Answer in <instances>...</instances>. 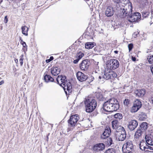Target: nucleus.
<instances>
[{
    "mask_svg": "<svg viewBox=\"0 0 153 153\" xmlns=\"http://www.w3.org/2000/svg\"><path fill=\"white\" fill-rule=\"evenodd\" d=\"M119 108L117 100L114 98H111L104 103L102 109L107 112H113L117 110Z\"/></svg>",
    "mask_w": 153,
    "mask_h": 153,
    "instance_id": "nucleus-1",
    "label": "nucleus"
},
{
    "mask_svg": "<svg viewBox=\"0 0 153 153\" xmlns=\"http://www.w3.org/2000/svg\"><path fill=\"white\" fill-rule=\"evenodd\" d=\"M66 79L65 76H58L56 78V81L58 84L63 87L66 94H68L69 95L72 92V86L71 83Z\"/></svg>",
    "mask_w": 153,
    "mask_h": 153,
    "instance_id": "nucleus-2",
    "label": "nucleus"
},
{
    "mask_svg": "<svg viewBox=\"0 0 153 153\" xmlns=\"http://www.w3.org/2000/svg\"><path fill=\"white\" fill-rule=\"evenodd\" d=\"M132 5L131 3H129L126 5H122V7H117V10H120L123 13V17H127V18L130 16L132 12Z\"/></svg>",
    "mask_w": 153,
    "mask_h": 153,
    "instance_id": "nucleus-3",
    "label": "nucleus"
},
{
    "mask_svg": "<svg viewBox=\"0 0 153 153\" xmlns=\"http://www.w3.org/2000/svg\"><path fill=\"white\" fill-rule=\"evenodd\" d=\"M85 111L87 112H91L93 111L97 106V102L94 99L87 98L84 101Z\"/></svg>",
    "mask_w": 153,
    "mask_h": 153,
    "instance_id": "nucleus-4",
    "label": "nucleus"
},
{
    "mask_svg": "<svg viewBox=\"0 0 153 153\" xmlns=\"http://www.w3.org/2000/svg\"><path fill=\"white\" fill-rule=\"evenodd\" d=\"M119 63L116 59H111L108 60L106 63V68L108 70H112L118 68Z\"/></svg>",
    "mask_w": 153,
    "mask_h": 153,
    "instance_id": "nucleus-5",
    "label": "nucleus"
},
{
    "mask_svg": "<svg viewBox=\"0 0 153 153\" xmlns=\"http://www.w3.org/2000/svg\"><path fill=\"white\" fill-rule=\"evenodd\" d=\"M134 150V147L132 142L131 141H128L124 143L122 147V150L124 153H131Z\"/></svg>",
    "mask_w": 153,
    "mask_h": 153,
    "instance_id": "nucleus-6",
    "label": "nucleus"
},
{
    "mask_svg": "<svg viewBox=\"0 0 153 153\" xmlns=\"http://www.w3.org/2000/svg\"><path fill=\"white\" fill-rule=\"evenodd\" d=\"M120 130L116 131V137L117 139L119 141H123L126 137V131L124 128L122 126L119 127Z\"/></svg>",
    "mask_w": 153,
    "mask_h": 153,
    "instance_id": "nucleus-7",
    "label": "nucleus"
},
{
    "mask_svg": "<svg viewBox=\"0 0 153 153\" xmlns=\"http://www.w3.org/2000/svg\"><path fill=\"white\" fill-rule=\"evenodd\" d=\"M110 70L107 71H105L102 75V78L106 80L110 79L112 78L116 77L117 76V74L113 71H111Z\"/></svg>",
    "mask_w": 153,
    "mask_h": 153,
    "instance_id": "nucleus-8",
    "label": "nucleus"
},
{
    "mask_svg": "<svg viewBox=\"0 0 153 153\" xmlns=\"http://www.w3.org/2000/svg\"><path fill=\"white\" fill-rule=\"evenodd\" d=\"M79 119V117L77 114L71 115L70 119L68 120V125L71 127L74 126Z\"/></svg>",
    "mask_w": 153,
    "mask_h": 153,
    "instance_id": "nucleus-9",
    "label": "nucleus"
},
{
    "mask_svg": "<svg viewBox=\"0 0 153 153\" xmlns=\"http://www.w3.org/2000/svg\"><path fill=\"white\" fill-rule=\"evenodd\" d=\"M141 18V15L139 13H135L131 14L130 16L128 17V20L130 22H135L140 19Z\"/></svg>",
    "mask_w": 153,
    "mask_h": 153,
    "instance_id": "nucleus-10",
    "label": "nucleus"
},
{
    "mask_svg": "<svg viewBox=\"0 0 153 153\" xmlns=\"http://www.w3.org/2000/svg\"><path fill=\"white\" fill-rule=\"evenodd\" d=\"M141 106L142 104L140 101L138 100H136L131 109V112L132 113L136 112L141 107Z\"/></svg>",
    "mask_w": 153,
    "mask_h": 153,
    "instance_id": "nucleus-11",
    "label": "nucleus"
},
{
    "mask_svg": "<svg viewBox=\"0 0 153 153\" xmlns=\"http://www.w3.org/2000/svg\"><path fill=\"white\" fill-rule=\"evenodd\" d=\"M111 131L109 127H106L103 133L101 135V139H105L108 138L110 134Z\"/></svg>",
    "mask_w": 153,
    "mask_h": 153,
    "instance_id": "nucleus-12",
    "label": "nucleus"
},
{
    "mask_svg": "<svg viewBox=\"0 0 153 153\" xmlns=\"http://www.w3.org/2000/svg\"><path fill=\"white\" fill-rule=\"evenodd\" d=\"M138 122L135 120H132L128 123V127L131 131H133L136 128L138 125Z\"/></svg>",
    "mask_w": 153,
    "mask_h": 153,
    "instance_id": "nucleus-13",
    "label": "nucleus"
},
{
    "mask_svg": "<svg viewBox=\"0 0 153 153\" xmlns=\"http://www.w3.org/2000/svg\"><path fill=\"white\" fill-rule=\"evenodd\" d=\"M76 76L78 79L81 82L86 80L88 78L87 76L80 71L77 72Z\"/></svg>",
    "mask_w": 153,
    "mask_h": 153,
    "instance_id": "nucleus-14",
    "label": "nucleus"
},
{
    "mask_svg": "<svg viewBox=\"0 0 153 153\" xmlns=\"http://www.w3.org/2000/svg\"><path fill=\"white\" fill-rule=\"evenodd\" d=\"M89 64L90 62L88 60H84L80 64V68L82 70L86 71L88 69Z\"/></svg>",
    "mask_w": 153,
    "mask_h": 153,
    "instance_id": "nucleus-15",
    "label": "nucleus"
},
{
    "mask_svg": "<svg viewBox=\"0 0 153 153\" xmlns=\"http://www.w3.org/2000/svg\"><path fill=\"white\" fill-rule=\"evenodd\" d=\"M105 148V146L104 143H99L94 145L93 149L94 151L97 152H98L100 151L103 150Z\"/></svg>",
    "mask_w": 153,
    "mask_h": 153,
    "instance_id": "nucleus-16",
    "label": "nucleus"
},
{
    "mask_svg": "<svg viewBox=\"0 0 153 153\" xmlns=\"http://www.w3.org/2000/svg\"><path fill=\"white\" fill-rule=\"evenodd\" d=\"M119 125V123L117 120H114L112 122V128L113 129H115L116 131L120 130L119 127L122 126Z\"/></svg>",
    "mask_w": 153,
    "mask_h": 153,
    "instance_id": "nucleus-17",
    "label": "nucleus"
},
{
    "mask_svg": "<svg viewBox=\"0 0 153 153\" xmlns=\"http://www.w3.org/2000/svg\"><path fill=\"white\" fill-rule=\"evenodd\" d=\"M60 69L57 67H52L51 69V74L54 76H56L59 74L60 73Z\"/></svg>",
    "mask_w": 153,
    "mask_h": 153,
    "instance_id": "nucleus-18",
    "label": "nucleus"
},
{
    "mask_svg": "<svg viewBox=\"0 0 153 153\" xmlns=\"http://www.w3.org/2000/svg\"><path fill=\"white\" fill-rule=\"evenodd\" d=\"M113 8L111 7H108L105 12V15L108 17H110L114 14Z\"/></svg>",
    "mask_w": 153,
    "mask_h": 153,
    "instance_id": "nucleus-19",
    "label": "nucleus"
},
{
    "mask_svg": "<svg viewBox=\"0 0 153 153\" xmlns=\"http://www.w3.org/2000/svg\"><path fill=\"white\" fill-rule=\"evenodd\" d=\"M135 94L138 97H143L145 93L144 89L137 90L135 91Z\"/></svg>",
    "mask_w": 153,
    "mask_h": 153,
    "instance_id": "nucleus-20",
    "label": "nucleus"
},
{
    "mask_svg": "<svg viewBox=\"0 0 153 153\" xmlns=\"http://www.w3.org/2000/svg\"><path fill=\"white\" fill-rule=\"evenodd\" d=\"M96 98L100 101H104L105 99L101 92H97L96 93Z\"/></svg>",
    "mask_w": 153,
    "mask_h": 153,
    "instance_id": "nucleus-21",
    "label": "nucleus"
},
{
    "mask_svg": "<svg viewBox=\"0 0 153 153\" xmlns=\"http://www.w3.org/2000/svg\"><path fill=\"white\" fill-rule=\"evenodd\" d=\"M143 131L140 128H138L136 131L134 137L136 139H138L141 136Z\"/></svg>",
    "mask_w": 153,
    "mask_h": 153,
    "instance_id": "nucleus-22",
    "label": "nucleus"
},
{
    "mask_svg": "<svg viewBox=\"0 0 153 153\" xmlns=\"http://www.w3.org/2000/svg\"><path fill=\"white\" fill-rule=\"evenodd\" d=\"M145 138L146 142L148 144L153 146V139H152L150 136L146 135Z\"/></svg>",
    "mask_w": 153,
    "mask_h": 153,
    "instance_id": "nucleus-23",
    "label": "nucleus"
},
{
    "mask_svg": "<svg viewBox=\"0 0 153 153\" xmlns=\"http://www.w3.org/2000/svg\"><path fill=\"white\" fill-rule=\"evenodd\" d=\"M96 45L94 42H87L85 44V48L87 49H90L93 48Z\"/></svg>",
    "mask_w": 153,
    "mask_h": 153,
    "instance_id": "nucleus-24",
    "label": "nucleus"
},
{
    "mask_svg": "<svg viewBox=\"0 0 153 153\" xmlns=\"http://www.w3.org/2000/svg\"><path fill=\"white\" fill-rule=\"evenodd\" d=\"M138 119L140 121L145 120L147 117L146 115L143 112H140L138 114Z\"/></svg>",
    "mask_w": 153,
    "mask_h": 153,
    "instance_id": "nucleus-25",
    "label": "nucleus"
},
{
    "mask_svg": "<svg viewBox=\"0 0 153 153\" xmlns=\"http://www.w3.org/2000/svg\"><path fill=\"white\" fill-rule=\"evenodd\" d=\"M120 3L119 4V7H122V5H126L129 3H131L129 2V0H120Z\"/></svg>",
    "mask_w": 153,
    "mask_h": 153,
    "instance_id": "nucleus-26",
    "label": "nucleus"
},
{
    "mask_svg": "<svg viewBox=\"0 0 153 153\" xmlns=\"http://www.w3.org/2000/svg\"><path fill=\"white\" fill-rule=\"evenodd\" d=\"M44 80L46 82H53L54 81L53 78L49 75H46L44 77Z\"/></svg>",
    "mask_w": 153,
    "mask_h": 153,
    "instance_id": "nucleus-27",
    "label": "nucleus"
},
{
    "mask_svg": "<svg viewBox=\"0 0 153 153\" xmlns=\"http://www.w3.org/2000/svg\"><path fill=\"white\" fill-rule=\"evenodd\" d=\"M148 127L147 123L146 122H143L140 125V128L142 131H145L147 129Z\"/></svg>",
    "mask_w": 153,
    "mask_h": 153,
    "instance_id": "nucleus-28",
    "label": "nucleus"
},
{
    "mask_svg": "<svg viewBox=\"0 0 153 153\" xmlns=\"http://www.w3.org/2000/svg\"><path fill=\"white\" fill-rule=\"evenodd\" d=\"M21 29H22V34L25 36H27V31L28 30V28L27 27L25 26H22L21 27Z\"/></svg>",
    "mask_w": 153,
    "mask_h": 153,
    "instance_id": "nucleus-29",
    "label": "nucleus"
},
{
    "mask_svg": "<svg viewBox=\"0 0 153 153\" xmlns=\"http://www.w3.org/2000/svg\"><path fill=\"white\" fill-rule=\"evenodd\" d=\"M147 145L145 143L141 142L140 144V148L142 150L146 152Z\"/></svg>",
    "mask_w": 153,
    "mask_h": 153,
    "instance_id": "nucleus-30",
    "label": "nucleus"
},
{
    "mask_svg": "<svg viewBox=\"0 0 153 153\" xmlns=\"http://www.w3.org/2000/svg\"><path fill=\"white\" fill-rule=\"evenodd\" d=\"M114 117L115 118L118 119L119 120L123 118L122 114L120 113H117L114 115Z\"/></svg>",
    "mask_w": 153,
    "mask_h": 153,
    "instance_id": "nucleus-31",
    "label": "nucleus"
},
{
    "mask_svg": "<svg viewBox=\"0 0 153 153\" xmlns=\"http://www.w3.org/2000/svg\"><path fill=\"white\" fill-rule=\"evenodd\" d=\"M112 139L111 137H109L107 139V141L106 142V144L108 146H110L112 144Z\"/></svg>",
    "mask_w": 153,
    "mask_h": 153,
    "instance_id": "nucleus-32",
    "label": "nucleus"
},
{
    "mask_svg": "<svg viewBox=\"0 0 153 153\" xmlns=\"http://www.w3.org/2000/svg\"><path fill=\"white\" fill-rule=\"evenodd\" d=\"M84 56V54L81 52H79L76 54V57L79 59H80Z\"/></svg>",
    "mask_w": 153,
    "mask_h": 153,
    "instance_id": "nucleus-33",
    "label": "nucleus"
},
{
    "mask_svg": "<svg viewBox=\"0 0 153 153\" xmlns=\"http://www.w3.org/2000/svg\"><path fill=\"white\" fill-rule=\"evenodd\" d=\"M147 59L148 62L150 64H152L153 62V55H150L148 56Z\"/></svg>",
    "mask_w": 153,
    "mask_h": 153,
    "instance_id": "nucleus-34",
    "label": "nucleus"
},
{
    "mask_svg": "<svg viewBox=\"0 0 153 153\" xmlns=\"http://www.w3.org/2000/svg\"><path fill=\"white\" fill-rule=\"evenodd\" d=\"M105 153H115V150L113 148L109 149L106 151Z\"/></svg>",
    "mask_w": 153,
    "mask_h": 153,
    "instance_id": "nucleus-35",
    "label": "nucleus"
},
{
    "mask_svg": "<svg viewBox=\"0 0 153 153\" xmlns=\"http://www.w3.org/2000/svg\"><path fill=\"white\" fill-rule=\"evenodd\" d=\"M153 152V147L147 145L146 152Z\"/></svg>",
    "mask_w": 153,
    "mask_h": 153,
    "instance_id": "nucleus-36",
    "label": "nucleus"
},
{
    "mask_svg": "<svg viewBox=\"0 0 153 153\" xmlns=\"http://www.w3.org/2000/svg\"><path fill=\"white\" fill-rule=\"evenodd\" d=\"M23 57L24 55L23 54L22 55L20 56V59L19 60V61L21 66H22L23 64Z\"/></svg>",
    "mask_w": 153,
    "mask_h": 153,
    "instance_id": "nucleus-37",
    "label": "nucleus"
},
{
    "mask_svg": "<svg viewBox=\"0 0 153 153\" xmlns=\"http://www.w3.org/2000/svg\"><path fill=\"white\" fill-rule=\"evenodd\" d=\"M149 13L148 11H146L142 13V15L143 17L146 18L149 15Z\"/></svg>",
    "mask_w": 153,
    "mask_h": 153,
    "instance_id": "nucleus-38",
    "label": "nucleus"
},
{
    "mask_svg": "<svg viewBox=\"0 0 153 153\" xmlns=\"http://www.w3.org/2000/svg\"><path fill=\"white\" fill-rule=\"evenodd\" d=\"M129 100L128 99H126L124 101V104L125 105L127 106L129 104Z\"/></svg>",
    "mask_w": 153,
    "mask_h": 153,
    "instance_id": "nucleus-39",
    "label": "nucleus"
},
{
    "mask_svg": "<svg viewBox=\"0 0 153 153\" xmlns=\"http://www.w3.org/2000/svg\"><path fill=\"white\" fill-rule=\"evenodd\" d=\"M133 45L132 44H129L128 45V48L129 51H130L132 49Z\"/></svg>",
    "mask_w": 153,
    "mask_h": 153,
    "instance_id": "nucleus-40",
    "label": "nucleus"
},
{
    "mask_svg": "<svg viewBox=\"0 0 153 153\" xmlns=\"http://www.w3.org/2000/svg\"><path fill=\"white\" fill-rule=\"evenodd\" d=\"M21 44L23 45V46L24 47L26 48L27 47V45L25 43V42H24L23 41L22 39L21 40Z\"/></svg>",
    "mask_w": 153,
    "mask_h": 153,
    "instance_id": "nucleus-41",
    "label": "nucleus"
},
{
    "mask_svg": "<svg viewBox=\"0 0 153 153\" xmlns=\"http://www.w3.org/2000/svg\"><path fill=\"white\" fill-rule=\"evenodd\" d=\"M115 3H117L118 4L117 5V6L119 5V4L120 3V0H112Z\"/></svg>",
    "mask_w": 153,
    "mask_h": 153,
    "instance_id": "nucleus-42",
    "label": "nucleus"
},
{
    "mask_svg": "<svg viewBox=\"0 0 153 153\" xmlns=\"http://www.w3.org/2000/svg\"><path fill=\"white\" fill-rule=\"evenodd\" d=\"M8 21V19L7 18V16H5L4 20V22L5 23H6Z\"/></svg>",
    "mask_w": 153,
    "mask_h": 153,
    "instance_id": "nucleus-43",
    "label": "nucleus"
},
{
    "mask_svg": "<svg viewBox=\"0 0 153 153\" xmlns=\"http://www.w3.org/2000/svg\"><path fill=\"white\" fill-rule=\"evenodd\" d=\"M79 59L77 58V59H75L74 61V64H76L78 63Z\"/></svg>",
    "mask_w": 153,
    "mask_h": 153,
    "instance_id": "nucleus-44",
    "label": "nucleus"
},
{
    "mask_svg": "<svg viewBox=\"0 0 153 153\" xmlns=\"http://www.w3.org/2000/svg\"><path fill=\"white\" fill-rule=\"evenodd\" d=\"M137 35L138 33H137V32H135L133 34V36L135 38L137 36Z\"/></svg>",
    "mask_w": 153,
    "mask_h": 153,
    "instance_id": "nucleus-45",
    "label": "nucleus"
},
{
    "mask_svg": "<svg viewBox=\"0 0 153 153\" xmlns=\"http://www.w3.org/2000/svg\"><path fill=\"white\" fill-rule=\"evenodd\" d=\"M14 61H15V62L16 64H18V59H14Z\"/></svg>",
    "mask_w": 153,
    "mask_h": 153,
    "instance_id": "nucleus-46",
    "label": "nucleus"
},
{
    "mask_svg": "<svg viewBox=\"0 0 153 153\" xmlns=\"http://www.w3.org/2000/svg\"><path fill=\"white\" fill-rule=\"evenodd\" d=\"M132 60L134 61H136V58L135 57H133V56L132 57Z\"/></svg>",
    "mask_w": 153,
    "mask_h": 153,
    "instance_id": "nucleus-47",
    "label": "nucleus"
},
{
    "mask_svg": "<svg viewBox=\"0 0 153 153\" xmlns=\"http://www.w3.org/2000/svg\"><path fill=\"white\" fill-rule=\"evenodd\" d=\"M51 61V60H50L49 59H46V62L47 63H49V62H50Z\"/></svg>",
    "mask_w": 153,
    "mask_h": 153,
    "instance_id": "nucleus-48",
    "label": "nucleus"
},
{
    "mask_svg": "<svg viewBox=\"0 0 153 153\" xmlns=\"http://www.w3.org/2000/svg\"><path fill=\"white\" fill-rule=\"evenodd\" d=\"M4 80H2L0 82V85H1L4 84Z\"/></svg>",
    "mask_w": 153,
    "mask_h": 153,
    "instance_id": "nucleus-49",
    "label": "nucleus"
},
{
    "mask_svg": "<svg viewBox=\"0 0 153 153\" xmlns=\"http://www.w3.org/2000/svg\"><path fill=\"white\" fill-rule=\"evenodd\" d=\"M50 60H51V61L53 59V57L52 56H51L50 57V58L49 59Z\"/></svg>",
    "mask_w": 153,
    "mask_h": 153,
    "instance_id": "nucleus-50",
    "label": "nucleus"
},
{
    "mask_svg": "<svg viewBox=\"0 0 153 153\" xmlns=\"http://www.w3.org/2000/svg\"><path fill=\"white\" fill-rule=\"evenodd\" d=\"M114 53L116 54H117L118 53V51H114Z\"/></svg>",
    "mask_w": 153,
    "mask_h": 153,
    "instance_id": "nucleus-51",
    "label": "nucleus"
},
{
    "mask_svg": "<svg viewBox=\"0 0 153 153\" xmlns=\"http://www.w3.org/2000/svg\"><path fill=\"white\" fill-rule=\"evenodd\" d=\"M151 99L152 103L153 104V97H152Z\"/></svg>",
    "mask_w": 153,
    "mask_h": 153,
    "instance_id": "nucleus-52",
    "label": "nucleus"
},
{
    "mask_svg": "<svg viewBox=\"0 0 153 153\" xmlns=\"http://www.w3.org/2000/svg\"><path fill=\"white\" fill-rule=\"evenodd\" d=\"M2 0H0V4H1V3L2 2Z\"/></svg>",
    "mask_w": 153,
    "mask_h": 153,
    "instance_id": "nucleus-53",
    "label": "nucleus"
},
{
    "mask_svg": "<svg viewBox=\"0 0 153 153\" xmlns=\"http://www.w3.org/2000/svg\"><path fill=\"white\" fill-rule=\"evenodd\" d=\"M99 79H101V78H102V77L101 76H99Z\"/></svg>",
    "mask_w": 153,
    "mask_h": 153,
    "instance_id": "nucleus-54",
    "label": "nucleus"
},
{
    "mask_svg": "<svg viewBox=\"0 0 153 153\" xmlns=\"http://www.w3.org/2000/svg\"><path fill=\"white\" fill-rule=\"evenodd\" d=\"M152 13H153V9L152 10Z\"/></svg>",
    "mask_w": 153,
    "mask_h": 153,
    "instance_id": "nucleus-55",
    "label": "nucleus"
}]
</instances>
